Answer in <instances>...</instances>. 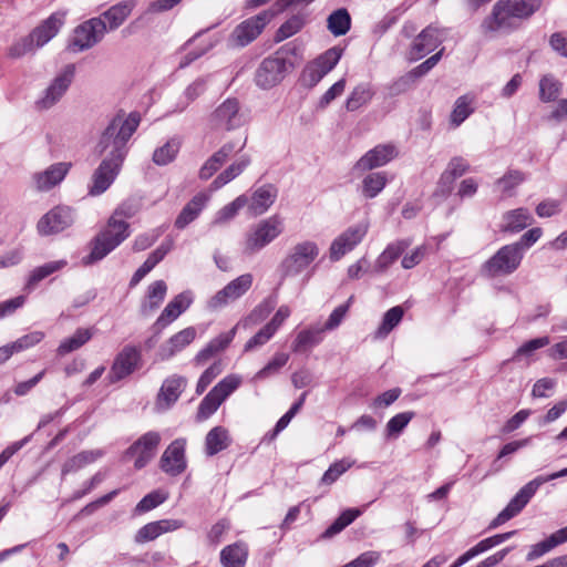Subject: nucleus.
<instances>
[{
  "label": "nucleus",
  "mask_w": 567,
  "mask_h": 567,
  "mask_svg": "<svg viewBox=\"0 0 567 567\" xmlns=\"http://www.w3.org/2000/svg\"><path fill=\"white\" fill-rule=\"evenodd\" d=\"M327 28L334 37L344 35L351 28V17L347 9L340 8L329 14Z\"/></svg>",
  "instance_id": "ea45409f"
},
{
  "label": "nucleus",
  "mask_w": 567,
  "mask_h": 567,
  "mask_svg": "<svg viewBox=\"0 0 567 567\" xmlns=\"http://www.w3.org/2000/svg\"><path fill=\"white\" fill-rule=\"evenodd\" d=\"M167 498V495L161 491H153L145 495L135 506V513L142 514L156 508L163 504Z\"/></svg>",
  "instance_id": "5fc2aeb1"
},
{
  "label": "nucleus",
  "mask_w": 567,
  "mask_h": 567,
  "mask_svg": "<svg viewBox=\"0 0 567 567\" xmlns=\"http://www.w3.org/2000/svg\"><path fill=\"white\" fill-rule=\"evenodd\" d=\"M117 215L132 217L133 214L126 210L125 205L120 206L115 210L114 215L109 219L106 228L92 240L91 254L83 258L85 265L103 259L130 236V225L124 220H117L115 218Z\"/></svg>",
  "instance_id": "7ed1b4c3"
},
{
  "label": "nucleus",
  "mask_w": 567,
  "mask_h": 567,
  "mask_svg": "<svg viewBox=\"0 0 567 567\" xmlns=\"http://www.w3.org/2000/svg\"><path fill=\"white\" fill-rule=\"evenodd\" d=\"M159 443L161 434L155 431H150L138 437L126 450L125 455L135 456L134 467L136 470H142L154 458Z\"/></svg>",
  "instance_id": "f3484780"
},
{
  "label": "nucleus",
  "mask_w": 567,
  "mask_h": 567,
  "mask_svg": "<svg viewBox=\"0 0 567 567\" xmlns=\"http://www.w3.org/2000/svg\"><path fill=\"white\" fill-rule=\"evenodd\" d=\"M140 114L130 113L115 115L96 144V152L103 156L102 162L92 174V183L89 186L91 196L103 194L113 184L120 174L127 155V143L140 125Z\"/></svg>",
  "instance_id": "f257e3e1"
},
{
  "label": "nucleus",
  "mask_w": 567,
  "mask_h": 567,
  "mask_svg": "<svg viewBox=\"0 0 567 567\" xmlns=\"http://www.w3.org/2000/svg\"><path fill=\"white\" fill-rule=\"evenodd\" d=\"M235 334H236V327H234L228 332L219 334L218 337L214 338L213 340H210V342L206 347L209 349L210 352L216 354L219 351L225 350L229 346V343L233 341Z\"/></svg>",
  "instance_id": "0e129e2a"
},
{
  "label": "nucleus",
  "mask_w": 567,
  "mask_h": 567,
  "mask_svg": "<svg viewBox=\"0 0 567 567\" xmlns=\"http://www.w3.org/2000/svg\"><path fill=\"white\" fill-rule=\"evenodd\" d=\"M171 248V243H163L152 254H150L143 265L133 274L130 280V287H135L159 261L164 259Z\"/></svg>",
  "instance_id": "473e14b6"
},
{
  "label": "nucleus",
  "mask_w": 567,
  "mask_h": 567,
  "mask_svg": "<svg viewBox=\"0 0 567 567\" xmlns=\"http://www.w3.org/2000/svg\"><path fill=\"white\" fill-rule=\"evenodd\" d=\"M196 337V330L193 327L185 328L179 332L172 336L166 342L161 344L157 351V357L162 361L169 360L176 353L181 352L188 344H190Z\"/></svg>",
  "instance_id": "5701e85b"
},
{
  "label": "nucleus",
  "mask_w": 567,
  "mask_h": 567,
  "mask_svg": "<svg viewBox=\"0 0 567 567\" xmlns=\"http://www.w3.org/2000/svg\"><path fill=\"white\" fill-rule=\"evenodd\" d=\"M472 104L473 99L468 95H462L455 101L450 116L451 124L454 127L460 126L474 112Z\"/></svg>",
  "instance_id": "37998d69"
},
{
  "label": "nucleus",
  "mask_w": 567,
  "mask_h": 567,
  "mask_svg": "<svg viewBox=\"0 0 567 567\" xmlns=\"http://www.w3.org/2000/svg\"><path fill=\"white\" fill-rule=\"evenodd\" d=\"M324 332V329L318 326L301 330L292 343V351L303 352L318 346L323 340Z\"/></svg>",
  "instance_id": "f704fd0d"
},
{
  "label": "nucleus",
  "mask_w": 567,
  "mask_h": 567,
  "mask_svg": "<svg viewBox=\"0 0 567 567\" xmlns=\"http://www.w3.org/2000/svg\"><path fill=\"white\" fill-rule=\"evenodd\" d=\"M66 265L64 260H56L47 262L40 267H37L30 272V276L25 282L24 290L31 292L40 281L49 277L50 275L61 270Z\"/></svg>",
  "instance_id": "4c0bfd02"
},
{
  "label": "nucleus",
  "mask_w": 567,
  "mask_h": 567,
  "mask_svg": "<svg viewBox=\"0 0 567 567\" xmlns=\"http://www.w3.org/2000/svg\"><path fill=\"white\" fill-rule=\"evenodd\" d=\"M104 455V452L102 450H90V451H82L78 453L76 455L70 457L65 461V463L62 466V477L70 473L78 472L79 470L83 468L87 464L94 463L96 460L102 457Z\"/></svg>",
  "instance_id": "72a5a7b5"
},
{
  "label": "nucleus",
  "mask_w": 567,
  "mask_h": 567,
  "mask_svg": "<svg viewBox=\"0 0 567 567\" xmlns=\"http://www.w3.org/2000/svg\"><path fill=\"white\" fill-rule=\"evenodd\" d=\"M368 224L360 223L348 227L330 245L329 258L339 261L346 254L352 251L365 237Z\"/></svg>",
  "instance_id": "dca6fc26"
},
{
  "label": "nucleus",
  "mask_w": 567,
  "mask_h": 567,
  "mask_svg": "<svg viewBox=\"0 0 567 567\" xmlns=\"http://www.w3.org/2000/svg\"><path fill=\"white\" fill-rule=\"evenodd\" d=\"M415 416L413 411H406L392 416L385 425V437L396 439Z\"/></svg>",
  "instance_id": "49530a36"
},
{
  "label": "nucleus",
  "mask_w": 567,
  "mask_h": 567,
  "mask_svg": "<svg viewBox=\"0 0 567 567\" xmlns=\"http://www.w3.org/2000/svg\"><path fill=\"white\" fill-rule=\"evenodd\" d=\"M561 90V83L551 74L545 75L539 81V97L544 102L555 101Z\"/></svg>",
  "instance_id": "8fccbe9b"
},
{
  "label": "nucleus",
  "mask_w": 567,
  "mask_h": 567,
  "mask_svg": "<svg viewBox=\"0 0 567 567\" xmlns=\"http://www.w3.org/2000/svg\"><path fill=\"white\" fill-rule=\"evenodd\" d=\"M208 202V196L204 193L196 194L181 210L175 220V227L184 229L194 221Z\"/></svg>",
  "instance_id": "c85d7f7f"
},
{
  "label": "nucleus",
  "mask_w": 567,
  "mask_h": 567,
  "mask_svg": "<svg viewBox=\"0 0 567 567\" xmlns=\"http://www.w3.org/2000/svg\"><path fill=\"white\" fill-rule=\"evenodd\" d=\"M64 12H54L30 32L39 48L47 44L52 38L56 35L61 27L64 24Z\"/></svg>",
  "instance_id": "a878e982"
},
{
  "label": "nucleus",
  "mask_w": 567,
  "mask_h": 567,
  "mask_svg": "<svg viewBox=\"0 0 567 567\" xmlns=\"http://www.w3.org/2000/svg\"><path fill=\"white\" fill-rule=\"evenodd\" d=\"M543 0H498L480 28L484 35L513 28L514 19H528L542 6Z\"/></svg>",
  "instance_id": "f03ea898"
},
{
  "label": "nucleus",
  "mask_w": 567,
  "mask_h": 567,
  "mask_svg": "<svg viewBox=\"0 0 567 567\" xmlns=\"http://www.w3.org/2000/svg\"><path fill=\"white\" fill-rule=\"evenodd\" d=\"M543 484L544 480L537 476L524 485L507 506L489 523L488 529H494L518 515Z\"/></svg>",
  "instance_id": "f8f14e48"
},
{
  "label": "nucleus",
  "mask_w": 567,
  "mask_h": 567,
  "mask_svg": "<svg viewBox=\"0 0 567 567\" xmlns=\"http://www.w3.org/2000/svg\"><path fill=\"white\" fill-rule=\"evenodd\" d=\"M143 365L142 351L127 344L114 358L107 374L110 383H117L140 370Z\"/></svg>",
  "instance_id": "9d476101"
},
{
  "label": "nucleus",
  "mask_w": 567,
  "mask_h": 567,
  "mask_svg": "<svg viewBox=\"0 0 567 567\" xmlns=\"http://www.w3.org/2000/svg\"><path fill=\"white\" fill-rule=\"evenodd\" d=\"M284 230L282 221L278 216L260 220L246 235L244 254L254 255L274 241Z\"/></svg>",
  "instance_id": "39448f33"
},
{
  "label": "nucleus",
  "mask_w": 567,
  "mask_h": 567,
  "mask_svg": "<svg viewBox=\"0 0 567 567\" xmlns=\"http://www.w3.org/2000/svg\"><path fill=\"white\" fill-rule=\"evenodd\" d=\"M235 334H236V327H234L228 332L219 334L218 337L214 338L213 340H210V342L206 347L209 349L210 352L216 354L219 351L225 350L229 346V343L233 341Z\"/></svg>",
  "instance_id": "69168bd1"
},
{
  "label": "nucleus",
  "mask_w": 567,
  "mask_h": 567,
  "mask_svg": "<svg viewBox=\"0 0 567 567\" xmlns=\"http://www.w3.org/2000/svg\"><path fill=\"white\" fill-rule=\"evenodd\" d=\"M107 32L102 17L91 18L74 29L69 48L73 52H82L97 44Z\"/></svg>",
  "instance_id": "1a4fd4ad"
},
{
  "label": "nucleus",
  "mask_w": 567,
  "mask_h": 567,
  "mask_svg": "<svg viewBox=\"0 0 567 567\" xmlns=\"http://www.w3.org/2000/svg\"><path fill=\"white\" fill-rule=\"evenodd\" d=\"M374 95V90L370 83H360L357 85L346 101V109L349 112L357 111L368 104Z\"/></svg>",
  "instance_id": "58836bf2"
},
{
  "label": "nucleus",
  "mask_w": 567,
  "mask_h": 567,
  "mask_svg": "<svg viewBox=\"0 0 567 567\" xmlns=\"http://www.w3.org/2000/svg\"><path fill=\"white\" fill-rule=\"evenodd\" d=\"M251 285V274H244L237 277L210 298L208 307L214 310L225 307L228 302L240 298L246 291H248Z\"/></svg>",
  "instance_id": "a211bd4d"
},
{
  "label": "nucleus",
  "mask_w": 567,
  "mask_h": 567,
  "mask_svg": "<svg viewBox=\"0 0 567 567\" xmlns=\"http://www.w3.org/2000/svg\"><path fill=\"white\" fill-rule=\"evenodd\" d=\"M275 332H272V330L266 324L246 342L245 351H251L255 348L264 346L272 338Z\"/></svg>",
  "instance_id": "338daca9"
},
{
  "label": "nucleus",
  "mask_w": 567,
  "mask_h": 567,
  "mask_svg": "<svg viewBox=\"0 0 567 567\" xmlns=\"http://www.w3.org/2000/svg\"><path fill=\"white\" fill-rule=\"evenodd\" d=\"M523 257L517 245H505L485 261L483 271L489 277L511 275L519 267Z\"/></svg>",
  "instance_id": "6e6552de"
},
{
  "label": "nucleus",
  "mask_w": 567,
  "mask_h": 567,
  "mask_svg": "<svg viewBox=\"0 0 567 567\" xmlns=\"http://www.w3.org/2000/svg\"><path fill=\"white\" fill-rule=\"evenodd\" d=\"M179 141L172 138L163 146L156 148L153 153V162L158 166H164L172 163L179 152Z\"/></svg>",
  "instance_id": "c03bdc74"
},
{
  "label": "nucleus",
  "mask_w": 567,
  "mask_h": 567,
  "mask_svg": "<svg viewBox=\"0 0 567 567\" xmlns=\"http://www.w3.org/2000/svg\"><path fill=\"white\" fill-rule=\"evenodd\" d=\"M91 329L79 328L71 337L64 339L56 349L59 355H65L84 346L91 340Z\"/></svg>",
  "instance_id": "a19ab883"
},
{
  "label": "nucleus",
  "mask_w": 567,
  "mask_h": 567,
  "mask_svg": "<svg viewBox=\"0 0 567 567\" xmlns=\"http://www.w3.org/2000/svg\"><path fill=\"white\" fill-rule=\"evenodd\" d=\"M306 17L302 13L290 17L284 22L275 34V41L281 42L296 33H298L305 25Z\"/></svg>",
  "instance_id": "a18cd8bd"
},
{
  "label": "nucleus",
  "mask_w": 567,
  "mask_h": 567,
  "mask_svg": "<svg viewBox=\"0 0 567 567\" xmlns=\"http://www.w3.org/2000/svg\"><path fill=\"white\" fill-rule=\"evenodd\" d=\"M167 292V285L164 280H156L151 284L146 292V301L142 303L141 310L143 315H150L154 312L163 300Z\"/></svg>",
  "instance_id": "c9c22d12"
},
{
  "label": "nucleus",
  "mask_w": 567,
  "mask_h": 567,
  "mask_svg": "<svg viewBox=\"0 0 567 567\" xmlns=\"http://www.w3.org/2000/svg\"><path fill=\"white\" fill-rule=\"evenodd\" d=\"M209 126L214 131H234L245 123L237 99H227L209 115Z\"/></svg>",
  "instance_id": "9b49d317"
},
{
  "label": "nucleus",
  "mask_w": 567,
  "mask_h": 567,
  "mask_svg": "<svg viewBox=\"0 0 567 567\" xmlns=\"http://www.w3.org/2000/svg\"><path fill=\"white\" fill-rule=\"evenodd\" d=\"M398 152L392 144H380L367 152L355 164L357 171H370L388 164L396 156Z\"/></svg>",
  "instance_id": "412c9836"
},
{
  "label": "nucleus",
  "mask_w": 567,
  "mask_h": 567,
  "mask_svg": "<svg viewBox=\"0 0 567 567\" xmlns=\"http://www.w3.org/2000/svg\"><path fill=\"white\" fill-rule=\"evenodd\" d=\"M351 467V463L346 461H338L330 465V467L322 475L321 482L323 484L334 483L344 472Z\"/></svg>",
  "instance_id": "680f3d73"
},
{
  "label": "nucleus",
  "mask_w": 567,
  "mask_h": 567,
  "mask_svg": "<svg viewBox=\"0 0 567 567\" xmlns=\"http://www.w3.org/2000/svg\"><path fill=\"white\" fill-rule=\"evenodd\" d=\"M184 526V523L178 519H161L152 522L141 527L135 536L134 540L137 544H143L156 539L164 533L174 532Z\"/></svg>",
  "instance_id": "b1692460"
},
{
  "label": "nucleus",
  "mask_w": 567,
  "mask_h": 567,
  "mask_svg": "<svg viewBox=\"0 0 567 567\" xmlns=\"http://www.w3.org/2000/svg\"><path fill=\"white\" fill-rule=\"evenodd\" d=\"M380 559L378 551H364L352 561L346 564V567H373Z\"/></svg>",
  "instance_id": "774afa93"
},
{
  "label": "nucleus",
  "mask_w": 567,
  "mask_h": 567,
  "mask_svg": "<svg viewBox=\"0 0 567 567\" xmlns=\"http://www.w3.org/2000/svg\"><path fill=\"white\" fill-rule=\"evenodd\" d=\"M192 303L189 292H182L175 296L164 308L157 318L154 327L158 330L164 329L171 322L176 320Z\"/></svg>",
  "instance_id": "393cba45"
},
{
  "label": "nucleus",
  "mask_w": 567,
  "mask_h": 567,
  "mask_svg": "<svg viewBox=\"0 0 567 567\" xmlns=\"http://www.w3.org/2000/svg\"><path fill=\"white\" fill-rule=\"evenodd\" d=\"M319 247L312 240L296 244L280 264L281 276L296 277L303 272L319 256Z\"/></svg>",
  "instance_id": "20e7f679"
},
{
  "label": "nucleus",
  "mask_w": 567,
  "mask_h": 567,
  "mask_svg": "<svg viewBox=\"0 0 567 567\" xmlns=\"http://www.w3.org/2000/svg\"><path fill=\"white\" fill-rule=\"evenodd\" d=\"M278 195L277 188L271 184L262 185L257 188L249 202V210L252 215L258 216L268 210V208L275 203Z\"/></svg>",
  "instance_id": "bb28decb"
},
{
  "label": "nucleus",
  "mask_w": 567,
  "mask_h": 567,
  "mask_svg": "<svg viewBox=\"0 0 567 567\" xmlns=\"http://www.w3.org/2000/svg\"><path fill=\"white\" fill-rule=\"evenodd\" d=\"M39 47L37 45V42L31 33L28 35L17 40L10 48H9V55L11 58L18 59L21 58L30 52H34Z\"/></svg>",
  "instance_id": "864d4df0"
},
{
  "label": "nucleus",
  "mask_w": 567,
  "mask_h": 567,
  "mask_svg": "<svg viewBox=\"0 0 567 567\" xmlns=\"http://www.w3.org/2000/svg\"><path fill=\"white\" fill-rule=\"evenodd\" d=\"M76 218L75 210L69 206H55L44 214L37 224L38 233L42 236L59 234L70 228Z\"/></svg>",
  "instance_id": "4468645a"
},
{
  "label": "nucleus",
  "mask_w": 567,
  "mask_h": 567,
  "mask_svg": "<svg viewBox=\"0 0 567 567\" xmlns=\"http://www.w3.org/2000/svg\"><path fill=\"white\" fill-rule=\"evenodd\" d=\"M206 83H207V80L205 78H198L186 87V90L184 92L186 102L181 107V111L185 110V107L190 102L195 101L198 96H200L206 91Z\"/></svg>",
  "instance_id": "e2e57ef3"
},
{
  "label": "nucleus",
  "mask_w": 567,
  "mask_h": 567,
  "mask_svg": "<svg viewBox=\"0 0 567 567\" xmlns=\"http://www.w3.org/2000/svg\"><path fill=\"white\" fill-rule=\"evenodd\" d=\"M223 371V367L220 362H214L209 368H207L203 374L200 375L197 385L196 392L197 394H202L207 386L213 382V380L219 375Z\"/></svg>",
  "instance_id": "052dcab7"
},
{
  "label": "nucleus",
  "mask_w": 567,
  "mask_h": 567,
  "mask_svg": "<svg viewBox=\"0 0 567 567\" xmlns=\"http://www.w3.org/2000/svg\"><path fill=\"white\" fill-rule=\"evenodd\" d=\"M403 315H404V311L400 306L389 309L384 313L383 320H382L379 329L377 330V337H379V338L386 337L393 330V328H395L400 323Z\"/></svg>",
  "instance_id": "3c124183"
},
{
  "label": "nucleus",
  "mask_w": 567,
  "mask_h": 567,
  "mask_svg": "<svg viewBox=\"0 0 567 567\" xmlns=\"http://www.w3.org/2000/svg\"><path fill=\"white\" fill-rule=\"evenodd\" d=\"M409 243L396 241L390 244L375 261V270L379 272L385 271L408 248Z\"/></svg>",
  "instance_id": "79ce46f5"
},
{
  "label": "nucleus",
  "mask_w": 567,
  "mask_h": 567,
  "mask_svg": "<svg viewBox=\"0 0 567 567\" xmlns=\"http://www.w3.org/2000/svg\"><path fill=\"white\" fill-rule=\"evenodd\" d=\"M271 14L264 11L238 24L229 35L228 43L231 48H244L252 42L270 21Z\"/></svg>",
  "instance_id": "2eb2a0df"
},
{
  "label": "nucleus",
  "mask_w": 567,
  "mask_h": 567,
  "mask_svg": "<svg viewBox=\"0 0 567 567\" xmlns=\"http://www.w3.org/2000/svg\"><path fill=\"white\" fill-rule=\"evenodd\" d=\"M70 169L68 163H55L43 172L32 175V181L37 190L47 192L61 183Z\"/></svg>",
  "instance_id": "4be33fe9"
},
{
  "label": "nucleus",
  "mask_w": 567,
  "mask_h": 567,
  "mask_svg": "<svg viewBox=\"0 0 567 567\" xmlns=\"http://www.w3.org/2000/svg\"><path fill=\"white\" fill-rule=\"evenodd\" d=\"M186 385L187 380L184 377L174 374L167 378L158 392L157 403L159 405L165 403V408H169L178 400Z\"/></svg>",
  "instance_id": "cd10ccee"
},
{
  "label": "nucleus",
  "mask_w": 567,
  "mask_h": 567,
  "mask_svg": "<svg viewBox=\"0 0 567 567\" xmlns=\"http://www.w3.org/2000/svg\"><path fill=\"white\" fill-rule=\"evenodd\" d=\"M239 384L240 379L235 375H228L219 381L200 401L196 413V421L203 422L210 417Z\"/></svg>",
  "instance_id": "0eeeda50"
},
{
  "label": "nucleus",
  "mask_w": 567,
  "mask_h": 567,
  "mask_svg": "<svg viewBox=\"0 0 567 567\" xmlns=\"http://www.w3.org/2000/svg\"><path fill=\"white\" fill-rule=\"evenodd\" d=\"M185 440L177 439L167 446L159 461L162 471L172 476H177L185 471Z\"/></svg>",
  "instance_id": "6ab92c4d"
},
{
  "label": "nucleus",
  "mask_w": 567,
  "mask_h": 567,
  "mask_svg": "<svg viewBox=\"0 0 567 567\" xmlns=\"http://www.w3.org/2000/svg\"><path fill=\"white\" fill-rule=\"evenodd\" d=\"M75 75V65L66 64L37 100L38 110H49L54 106L66 93Z\"/></svg>",
  "instance_id": "ddd939ff"
},
{
  "label": "nucleus",
  "mask_w": 567,
  "mask_h": 567,
  "mask_svg": "<svg viewBox=\"0 0 567 567\" xmlns=\"http://www.w3.org/2000/svg\"><path fill=\"white\" fill-rule=\"evenodd\" d=\"M282 49L278 50L261 61L255 73L256 85L260 89L268 90L279 84L288 73L292 65L284 55Z\"/></svg>",
  "instance_id": "423d86ee"
},
{
  "label": "nucleus",
  "mask_w": 567,
  "mask_h": 567,
  "mask_svg": "<svg viewBox=\"0 0 567 567\" xmlns=\"http://www.w3.org/2000/svg\"><path fill=\"white\" fill-rule=\"evenodd\" d=\"M533 220V216L527 208H516L504 214L502 230L506 233H519L532 225Z\"/></svg>",
  "instance_id": "2f4dec72"
},
{
  "label": "nucleus",
  "mask_w": 567,
  "mask_h": 567,
  "mask_svg": "<svg viewBox=\"0 0 567 567\" xmlns=\"http://www.w3.org/2000/svg\"><path fill=\"white\" fill-rule=\"evenodd\" d=\"M247 556V546L243 543H236L226 546L220 551V563L224 567H245Z\"/></svg>",
  "instance_id": "e433bc0d"
},
{
  "label": "nucleus",
  "mask_w": 567,
  "mask_h": 567,
  "mask_svg": "<svg viewBox=\"0 0 567 567\" xmlns=\"http://www.w3.org/2000/svg\"><path fill=\"white\" fill-rule=\"evenodd\" d=\"M248 204V198L245 195L238 196L236 199H234L231 203L224 206L218 213L216 214L214 224H224L230 219H233L239 209L245 207Z\"/></svg>",
  "instance_id": "603ef678"
},
{
  "label": "nucleus",
  "mask_w": 567,
  "mask_h": 567,
  "mask_svg": "<svg viewBox=\"0 0 567 567\" xmlns=\"http://www.w3.org/2000/svg\"><path fill=\"white\" fill-rule=\"evenodd\" d=\"M134 6L135 2L133 0H126L118 2L104 11L100 17L105 21L107 31H113L120 28L132 13Z\"/></svg>",
  "instance_id": "c756f323"
},
{
  "label": "nucleus",
  "mask_w": 567,
  "mask_h": 567,
  "mask_svg": "<svg viewBox=\"0 0 567 567\" xmlns=\"http://www.w3.org/2000/svg\"><path fill=\"white\" fill-rule=\"evenodd\" d=\"M385 173L368 174L362 182V193L367 198H374L386 185Z\"/></svg>",
  "instance_id": "de8ad7c7"
},
{
  "label": "nucleus",
  "mask_w": 567,
  "mask_h": 567,
  "mask_svg": "<svg viewBox=\"0 0 567 567\" xmlns=\"http://www.w3.org/2000/svg\"><path fill=\"white\" fill-rule=\"evenodd\" d=\"M289 360V355L284 352L276 353L275 357L256 374V379H266L277 373Z\"/></svg>",
  "instance_id": "bf43d9fd"
},
{
  "label": "nucleus",
  "mask_w": 567,
  "mask_h": 567,
  "mask_svg": "<svg viewBox=\"0 0 567 567\" xmlns=\"http://www.w3.org/2000/svg\"><path fill=\"white\" fill-rule=\"evenodd\" d=\"M525 181L520 171L511 169L503 177L495 182V186L505 196H512L513 190Z\"/></svg>",
  "instance_id": "09e8293b"
},
{
  "label": "nucleus",
  "mask_w": 567,
  "mask_h": 567,
  "mask_svg": "<svg viewBox=\"0 0 567 567\" xmlns=\"http://www.w3.org/2000/svg\"><path fill=\"white\" fill-rule=\"evenodd\" d=\"M352 301H353V296H351L346 303L338 306L331 312L328 320L322 326L324 331L336 330L342 323L343 319L346 318V316L349 311V308H350V305Z\"/></svg>",
  "instance_id": "13d9d810"
},
{
  "label": "nucleus",
  "mask_w": 567,
  "mask_h": 567,
  "mask_svg": "<svg viewBox=\"0 0 567 567\" xmlns=\"http://www.w3.org/2000/svg\"><path fill=\"white\" fill-rule=\"evenodd\" d=\"M342 49L338 47L330 48L324 53L319 55L313 63L322 69L327 74L337 65L341 55Z\"/></svg>",
  "instance_id": "4d7b16f0"
},
{
  "label": "nucleus",
  "mask_w": 567,
  "mask_h": 567,
  "mask_svg": "<svg viewBox=\"0 0 567 567\" xmlns=\"http://www.w3.org/2000/svg\"><path fill=\"white\" fill-rule=\"evenodd\" d=\"M231 444L229 432L224 426L213 427L205 437V453L208 456H214L217 453L226 450Z\"/></svg>",
  "instance_id": "7c9ffc66"
},
{
  "label": "nucleus",
  "mask_w": 567,
  "mask_h": 567,
  "mask_svg": "<svg viewBox=\"0 0 567 567\" xmlns=\"http://www.w3.org/2000/svg\"><path fill=\"white\" fill-rule=\"evenodd\" d=\"M550 342L549 338L548 337H540V338H536V339H532L529 341H526L525 343H523L514 353L512 360L513 361H518L520 358L525 357V358H528L530 357L535 351H537L538 349H542L546 346H548Z\"/></svg>",
  "instance_id": "6e6d98bb"
},
{
  "label": "nucleus",
  "mask_w": 567,
  "mask_h": 567,
  "mask_svg": "<svg viewBox=\"0 0 567 567\" xmlns=\"http://www.w3.org/2000/svg\"><path fill=\"white\" fill-rule=\"evenodd\" d=\"M442 33L439 27L430 24L414 39L410 50L411 59L419 60L435 50L442 43Z\"/></svg>",
  "instance_id": "aec40b11"
}]
</instances>
